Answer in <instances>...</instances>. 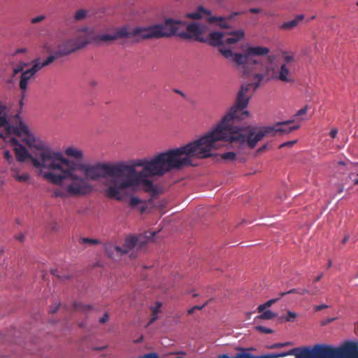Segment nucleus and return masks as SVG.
I'll return each mask as SVG.
<instances>
[{
	"label": "nucleus",
	"instance_id": "obj_1",
	"mask_svg": "<svg viewBox=\"0 0 358 358\" xmlns=\"http://www.w3.org/2000/svg\"><path fill=\"white\" fill-rule=\"evenodd\" d=\"M213 148L207 134L180 148L161 152L150 159L146 158L125 162L123 176L117 182L118 201L122 191L141 186L144 191L156 194L157 188L148 177H162L166 173L184 166H194L192 159H204L212 155Z\"/></svg>",
	"mask_w": 358,
	"mask_h": 358
},
{
	"label": "nucleus",
	"instance_id": "obj_2",
	"mask_svg": "<svg viewBox=\"0 0 358 358\" xmlns=\"http://www.w3.org/2000/svg\"><path fill=\"white\" fill-rule=\"evenodd\" d=\"M247 92V87H241L234 105L216 127L206 134L213 150L216 148L217 141H224L231 143L233 148L242 153L246 148H255L264 136H274L277 133L289 134L299 128V125L289 126L294 120L280 122L259 129L242 124V121L250 116L246 110L250 101V97L246 96Z\"/></svg>",
	"mask_w": 358,
	"mask_h": 358
},
{
	"label": "nucleus",
	"instance_id": "obj_3",
	"mask_svg": "<svg viewBox=\"0 0 358 358\" xmlns=\"http://www.w3.org/2000/svg\"><path fill=\"white\" fill-rule=\"evenodd\" d=\"M76 162L64 157L58 152L48 172L43 177L48 182L59 185L53 190L56 197L66 199L78 197L89 194L93 189V185L85 176L76 173Z\"/></svg>",
	"mask_w": 358,
	"mask_h": 358
},
{
	"label": "nucleus",
	"instance_id": "obj_4",
	"mask_svg": "<svg viewBox=\"0 0 358 358\" xmlns=\"http://www.w3.org/2000/svg\"><path fill=\"white\" fill-rule=\"evenodd\" d=\"M15 134L20 137L29 148V152L14 137L8 139L10 145L14 147L16 159L20 162L29 159L32 166L38 169L43 176L45 172L48 171L59 151L54 150L45 142L36 138L29 132L28 127H26L24 131H20L19 134Z\"/></svg>",
	"mask_w": 358,
	"mask_h": 358
},
{
	"label": "nucleus",
	"instance_id": "obj_5",
	"mask_svg": "<svg viewBox=\"0 0 358 358\" xmlns=\"http://www.w3.org/2000/svg\"><path fill=\"white\" fill-rule=\"evenodd\" d=\"M124 162L117 163L98 162L94 164L76 162V168L83 172L85 178L96 181L103 178V185L106 187L105 194L110 199L118 198L117 182H120L123 176Z\"/></svg>",
	"mask_w": 358,
	"mask_h": 358
},
{
	"label": "nucleus",
	"instance_id": "obj_6",
	"mask_svg": "<svg viewBox=\"0 0 358 358\" xmlns=\"http://www.w3.org/2000/svg\"><path fill=\"white\" fill-rule=\"evenodd\" d=\"M270 50L262 46H249L243 53H234L231 50L220 49V53L227 59H231L237 66H241L244 74H252L254 82L255 73H263L265 66L260 59H255L257 56H265Z\"/></svg>",
	"mask_w": 358,
	"mask_h": 358
},
{
	"label": "nucleus",
	"instance_id": "obj_7",
	"mask_svg": "<svg viewBox=\"0 0 358 358\" xmlns=\"http://www.w3.org/2000/svg\"><path fill=\"white\" fill-rule=\"evenodd\" d=\"M169 34L164 32L162 27L158 24L149 27H137L129 29L124 26L117 29L114 34H96V43L115 41L122 38H131L139 36L141 39L160 38Z\"/></svg>",
	"mask_w": 358,
	"mask_h": 358
},
{
	"label": "nucleus",
	"instance_id": "obj_8",
	"mask_svg": "<svg viewBox=\"0 0 358 358\" xmlns=\"http://www.w3.org/2000/svg\"><path fill=\"white\" fill-rule=\"evenodd\" d=\"M158 25L162 27L164 32L169 34L162 38L177 35L183 39H194L199 42L205 41L202 34L208 29V27L203 24L192 22L186 24L181 20L173 19H168L163 24H158Z\"/></svg>",
	"mask_w": 358,
	"mask_h": 358
},
{
	"label": "nucleus",
	"instance_id": "obj_9",
	"mask_svg": "<svg viewBox=\"0 0 358 358\" xmlns=\"http://www.w3.org/2000/svg\"><path fill=\"white\" fill-rule=\"evenodd\" d=\"M92 43H96L95 33L92 29L83 27L73 36L59 44L54 54L48 57H52L53 62L56 59L70 55Z\"/></svg>",
	"mask_w": 358,
	"mask_h": 358
},
{
	"label": "nucleus",
	"instance_id": "obj_10",
	"mask_svg": "<svg viewBox=\"0 0 358 358\" xmlns=\"http://www.w3.org/2000/svg\"><path fill=\"white\" fill-rule=\"evenodd\" d=\"M312 348L315 358H358V341H348L338 347L316 344Z\"/></svg>",
	"mask_w": 358,
	"mask_h": 358
},
{
	"label": "nucleus",
	"instance_id": "obj_11",
	"mask_svg": "<svg viewBox=\"0 0 358 358\" xmlns=\"http://www.w3.org/2000/svg\"><path fill=\"white\" fill-rule=\"evenodd\" d=\"M264 79L266 81L271 79L279 80L285 83H293L294 81L289 66H287V64H281L280 66L276 65L266 66L263 73H255L254 74V82L242 87H247L248 91L250 87H252L254 91H255L259 88L261 82Z\"/></svg>",
	"mask_w": 358,
	"mask_h": 358
},
{
	"label": "nucleus",
	"instance_id": "obj_12",
	"mask_svg": "<svg viewBox=\"0 0 358 358\" xmlns=\"http://www.w3.org/2000/svg\"><path fill=\"white\" fill-rule=\"evenodd\" d=\"M244 31L242 30H237L230 33L213 31L209 34L208 37L204 38L205 41L203 43H208L214 47L220 46L219 51L220 52L221 48L228 50L224 48V45L236 43L244 37Z\"/></svg>",
	"mask_w": 358,
	"mask_h": 358
},
{
	"label": "nucleus",
	"instance_id": "obj_13",
	"mask_svg": "<svg viewBox=\"0 0 358 358\" xmlns=\"http://www.w3.org/2000/svg\"><path fill=\"white\" fill-rule=\"evenodd\" d=\"M51 63H52V57H47L44 61L37 58L32 61V66L30 69L22 73L19 87L23 96L27 90L29 80L34 78V75L42 68L50 65Z\"/></svg>",
	"mask_w": 358,
	"mask_h": 358
},
{
	"label": "nucleus",
	"instance_id": "obj_14",
	"mask_svg": "<svg viewBox=\"0 0 358 358\" xmlns=\"http://www.w3.org/2000/svg\"><path fill=\"white\" fill-rule=\"evenodd\" d=\"M10 108L0 101V127L4 128L7 134H19L27 127L22 122H20L19 126H12L10 124Z\"/></svg>",
	"mask_w": 358,
	"mask_h": 358
},
{
	"label": "nucleus",
	"instance_id": "obj_15",
	"mask_svg": "<svg viewBox=\"0 0 358 358\" xmlns=\"http://www.w3.org/2000/svg\"><path fill=\"white\" fill-rule=\"evenodd\" d=\"M156 232L147 231L145 234H141L138 236H129L125 238L124 245L122 248V251L124 254H127L129 250H132L136 245L142 247L145 245L148 241L152 240L155 236Z\"/></svg>",
	"mask_w": 358,
	"mask_h": 358
},
{
	"label": "nucleus",
	"instance_id": "obj_16",
	"mask_svg": "<svg viewBox=\"0 0 358 358\" xmlns=\"http://www.w3.org/2000/svg\"><path fill=\"white\" fill-rule=\"evenodd\" d=\"M210 11L204 8L203 6H199L197 10L192 13H188L186 17L194 20L204 18L209 23L218 22L219 26L222 27H227L225 19L221 17H213L210 15Z\"/></svg>",
	"mask_w": 358,
	"mask_h": 358
},
{
	"label": "nucleus",
	"instance_id": "obj_17",
	"mask_svg": "<svg viewBox=\"0 0 358 358\" xmlns=\"http://www.w3.org/2000/svg\"><path fill=\"white\" fill-rule=\"evenodd\" d=\"M10 165V170L11 171V176L20 182H25L30 178L27 173H20V169L16 166L13 162Z\"/></svg>",
	"mask_w": 358,
	"mask_h": 358
},
{
	"label": "nucleus",
	"instance_id": "obj_18",
	"mask_svg": "<svg viewBox=\"0 0 358 358\" xmlns=\"http://www.w3.org/2000/svg\"><path fill=\"white\" fill-rule=\"evenodd\" d=\"M64 154L69 157L74 159L75 162H82L83 160V152L80 149L71 146L68 147L64 150Z\"/></svg>",
	"mask_w": 358,
	"mask_h": 358
},
{
	"label": "nucleus",
	"instance_id": "obj_19",
	"mask_svg": "<svg viewBox=\"0 0 358 358\" xmlns=\"http://www.w3.org/2000/svg\"><path fill=\"white\" fill-rule=\"evenodd\" d=\"M294 358H315L313 348L310 347L294 348Z\"/></svg>",
	"mask_w": 358,
	"mask_h": 358
},
{
	"label": "nucleus",
	"instance_id": "obj_20",
	"mask_svg": "<svg viewBox=\"0 0 358 358\" xmlns=\"http://www.w3.org/2000/svg\"><path fill=\"white\" fill-rule=\"evenodd\" d=\"M105 251L108 257L113 259H117L122 255H124L122 251L121 247L111 244L106 245Z\"/></svg>",
	"mask_w": 358,
	"mask_h": 358
},
{
	"label": "nucleus",
	"instance_id": "obj_21",
	"mask_svg": "<svg viewBox=\"0 0 358 358\" xmlns=\"http://www.w3.org/2000/svg\"><path fill=\"white\" fill-rule=\"evenodd\" d=\"M303 15H299L294 19L282 23L280 28L284 30H290L296 27L299 23L303 19Z\"/></svg>",
	"mask_w": 358,
	"mask_h": 358
},
{
	"label": "nucleus",
	"instance_id": "obj_22",
	"mask_svg": "<svg viewBox=\"0 0 358 358\" xmlns=\"http://www.w3.org/2000/svg\"><path fill=\"white\" fill-rule=\"evenodd\" d=\"M73 309L77 312L88 313L93 309V307L90 304H84L80 302H75L73 303Z\"/></svg>",
	"mask_w": 358,
	"mask_h": 358
},
{
	"label": "nucleus",
	"instance_id": "obj_23",
	"mask_svg": "<svg viewBox=\"0 0 358 358\" xmlns=\"http://www.w3.org/2000/svg\"><path fill=\"white\" fill-rule=\"evenodd\" d=\"M162 306V303L160 302H157L155 306H152L151 311L152 315L150 320L148 324H151L157 319V314L160 312V308Z\"/></svg>",
	"mask_w": 358,
	"mask_h": 358
},
{
	"label": "nucleus",
	"instance_id": "obj_24",
	"mask_svg": "<svg viewBox=\"0 0 358 358\" xmlns=\"http://www.w3.org/2000/svg\"><path fill=\"white\" fill-rule=\"evenodd\" d=\"M261 314L257 315L255 317V320L260 319V320H271L275 317H277L278 314L276 313H273L271 310H264L263 312L260 313Z\"/></svg>",
	"mask_w": 358,
	"mask_h": 358
},
{
	"label": "nucleus",
	"instance_id": "obj_25",
	"mask_svg": "<svg viewBox=\"0 0 358 358\" xmlns=\"http://www.w3.org/2000/svg\"><path fill=\"white\" fill-rule=\"evenodd\" d=\"M79 244L83 245H94L101 243V241L97 238H80L78 241Z\"/></svg>",
	"mask_w": 358,
	"mask_h": 358
},
{
	"label": "nucleus",
	"instance_id": "obj_26",
	"mask_svg": "<svg viewBox=\"0 0 358 358\" xmlns=\"http://www.w3.org/2000/svg\"><path fill=\"white\" fill-rule=\"evenodd\" d=\"M297 317V314L294 312H292L291 310H288L287 312V315L285 316H282L280 317V320L281 322L285 321V322H293L295 319Z\"/></svg>",
	"mask_w": 358,
	"mask_h": 358
},
{
	"label": "nucleus",
	"instance_id": "obj_27",
	"mask_svg": "<svg viewBox=\"0 0 358 358\" xmlns=\"http://www.w3.org/2000/svg\"><path fill=\"white\" fill-rule=\"evenodd\" d=\"M279 299L280 298L272 299L267 301L266 303L259 305L257 308V311L259 313L263 312L266 308L271 307L273 304H274L275 302H277Z\"/></svg>",
	"mask_w": 358,
	"mask_h": 358
},
{
	"label": "nucleus",
	"instance_id": "obj_28",
	"mask_svg": "<svg viewBox=\"0 0 358 358\" xmlns=\"http://www.w3.org/2000/svg\"><path fill=\"white\" fill-rule=\"evenodd\" d=\"M282 58H283V63L282 64H287V66L290 65V64L294 61V57L293 53L289 52H282Z\"/></svg>",
	"mask_w": 358,
	"mask_h": 358
},
{
	"label": "nucleus",
	"instance_id": "obj_29",
	"mask_svg": "<svg viewBox=\"0 0 358 358\" xmlns=\"http://www.w3.org/2000/svg\"><path fill=\"white\" fill-rule=\"evenodd\" d=\"M87 12L85 10H79L77 12H76L74 15V20L76 21H80L83 20L86 16Z\"/></svg>",
	"mask_w": 358,
	"mask_h": 358
},
{
	"label": "nucleus",
	"instance_id": "obj_30",
	"mask_svg": "<svg viewBox=\"0 0 358 358\" xmlns=\"http://www.w3.org/2000/svg\"><path fill=\"white\" fill-rule=\"evenodd\" d=\"M27 65V64L25 63H21V64H19L17 66H15L13 70V76H15V75H17V73H19L20 72H23L22 71L24 69V67L26 66Z\"/></svg>",
	"mask_w": 358,
	"mask_h": 358
},
{
	"label": "nucleus",
	"instance_id": "obj_31",
	"mask_svg": "<svg viewBox=\"0 0 358 358\" xmlns=\"http://www.w3.org/2000/svg\"><path fill=\"white\" fill-rule=\"evenodd\" d=\"M292 343L290 342H285V343H275L272 344L271 345L268 346V349H277V348H282L285 346L290 345Z\"/></svg>",
	"mask_w": 358,
	"mask_h": 358
},
{
	"label": "nucleus",
	"instance_id": "obj_32",
	"mask_svg": "<svg viewBox=\"0 0 358 358\" xmlns=\"http://www.w3.org/2000/svg\"><path fill=\"white\" fill-rule=\"evenodd\" d=\"M255 328L257 331H259V332L263 333V334H271L273 332V331L271 329L264 327V326H257Z\"/></svg>",
	"mask_w": 358,
	"mask_h": 358
},
{
	"label": "nucleus",
	"instance_id": "obj_33",
	"mask_svg": "<svg viewBox=\"0 0 358 358\" xmlns=\"http://www.w3.org/2000/svg\"><path fill=\"white\" fill-rule=\"evenodd\" d=\"M236 154L234 152H227L222 155V158L224 159L232 160L236 157Z\"/></svg>",
	"mask_w": 358,
	"mask_h": 358
},
{
	"label": "nucleus",
	"instance_id": "obj_34",
	"mask_svg": "<svg viewBox=\"0 0 358 358\" xmlns=\"http://www.w3.org/2000/svg\"><path fill=\"white\" fill-rule=\"evenodd\" d=\"M3 157L7 160L9 164H11L14 162L12 155L8 150H5L3 152Z\"/></svg>",
	"mask_w": 358,
	"mask_h": 358
},
{
	"label": "nucleus",
	"instance_id": "obj_35",
	"mask_svg": "<svg viewBox=\"0 0 358 358\" xmlns=\"http://www.w3.org/2000/svg\"><path fill=\"white\" fill-rule=\"evenodd\" d=\"M45 16L44 15H38L37 17H33L31 20V22L32 24H36V23L42 22L43 20H45Z\"/></svg>",
	"mask_w": 358,
	"mask_h": 358
},
{
	"label": "nucleus",
	"instance_id": "obj_36",
	"mask_svg": "<svg viewBox=\"0 0 358 358\" xmlns=\"http://www.w3.org/2000/svg\"><path fill=\"white\" fill-rule=\"evenodd\" d=\"M296 140H294V141H287L285 143H282L280 146H279V148H284V147H292L296 143Z\"/></svg>",
	"mask_w": 358,
	"mask_h": 358
},
{
	"label": "nucleus",
	"instance_id": "obj_37",
	"mask_svg": "<svg viewBox=\"0 0 358 358\" xmlns=\"http://www.w3.org/2000/svg\"><path fill=\"white\" fill-rule=\"evenodd\" d=\"M207 304V303H204L203 306H194V307L191 308L190 309L188 310V314L189 315H191L192 314L194 310H201L202 308H203Z\"/></svg>",
	"mask_w": 358,
	"mask_h": 358
},
{
	"label": "nucleus",
	"instance_id": "obj_38",
	"mask_svg": "<svg viewBox=\"0 0 358 358\" xmlns=\"http://www.w3.org/2000/svg\"><path fill=\"white\" fill-rule=\"evenodd\" d=\"M109 320V315L107 313H105L103 315L99 318V323L101 324H105Z\"/></svg>",
	"mask_w": 358,
	"mask_h": 358
},
{
	"label": "nucleus",
	"instance_id": "obj_39",
	"mask_svg": "<svg viewBox=\"0 0 358 358\" xmlns=\"http://www.w3.org/2000/svg\"><path fill=\"white\" fill-rule=\"evenodd\" d=\"M5 173L6 171H0V187H3L5 184Z\"/></svg>",
	"mask_w": 358,
	"mask_h": 358
},
{
	"label": "nucleus",
	"instance_id": "obj_40",
	"mask_svg": "<svg viewBox=\"0 0 358 358\" xmlns=\"http://www.w3.org/2000/svg\"><path fill=\"white\" fill-rule=\"evenodd\" d=\"M298 292H299V289H292L289 290L288 292H281L280 294V298H281L287 294H294V293L298 294Z\"/></svg>",
	"mask_w": 358,
	"mask_h": 358
},
{
	"label": "nucleus",
	"instance_id": "obj_41",
	"mask_svg": "<svg viewBox=\"0 0 358 358\" xmlns=\"http://www.w3.org/2000/svg\"><path fill=\"white\" fill-rule=\"evenodd\" d=\"M60 304H55L50 307L49 312L52 314L55 313L59 307Z\"/></svg>",
	"mask_w": 358,
	"mask_h": 358
},
{
	"label": "nucleus",
	"instance_id": "obj_42",
	"mask_svg": "<svg viewBox=\"0 0 358 358\" xmlns=\"http://www.w3.org/2000/svg\"><path fill=\"white\" fill-rule=\"evenodd\" d=\"M328 306L326 304H321L315 306V311H320L324 308H327Z\"/></svg>",
	"mask_w": 358,
	"mask_h": 358
},
{
	"label": "nucleus",
	"instance_id": "obj_43",
	"mask_svg": "<svg viewBox=\"0 0 358 358\" xmlns=\"http://www.w3.org/2000/svg\"><path fill=\"white\" fill-rule=\"evenodd\" d=\"M140 202V200L136 197H133L130 200V205L132 206H136Z\"/></svg>",
	"mask_w": 358,
	"mask_h": 358
},
{
	"label": "nucleus",
	"instance_id": "obj_44",
	"mask_svg": "<svg viewBox=\"0 0 358 358\" xmlns=\"http://www.w3.org/2000/svg\"><path fill=\"white\" fill-rule=\"evenodd\" d=\"M307 112V108L305 107V108H303L300 110H299L296 114V116H299V115H303L305 113H306Z\"/></svg>",
	"mask_w": 358,
	"mask_h": 358
},
{
	"label": "nucleus",
	"instance_id": "obj_45",
	"mask_svg": "<svg viewBox=\"0 0 358 358\" xmlns=\"http://www.w3.org/2000/svg\"><path fill=\"white\" fill-rule=\"evenodd\" d=\"M338 134V130L336 129H332L329 133V136L332 138H336V135Z\"/></svg>",
	"mask_w": 358,
	"mask_h": 358
},
{
	"label": "nucleus",
	"instance_id": "obj_46",
	"mask_svg": "<svg viewBox=\"0 0 358 358\" xmlns=\"http://www.w3.org/2000/svg\"><path fill=\"white\" fill-rule=\"evenodd\" d=\"M320 292V289L317 287H314L313 289L310 290V295H317Z\"/></svg>",
	"mask_w": 358,
	"mask_h": 358
},
{
	"label": "nucleus",
	"instance_id": "obj_47",
	"mask_svg": "<svg viewBox=\"0 0 358 358\" xmlns=\"http://www.w3.org/2000/svg\"><path fill=\"white\" fill-rule=\"evenodd\" d=\"M298 294H301V295H303L305 294H310V290L307 289H299Z\"/></svg>",
	"mask_w": 358,
	"mask_h": 358
},
{
	"label": "nucleus",
	"instance_id": "obj_48",
	"mask_svg": "<svg viewBox=\"0 0 358 358\" xmlns=\"http://www.w3.org/2000/svg\"><path fill=\"white\" fill-rule=\"evenodd\" d=\"M16 238L20 241V242H22L24 239V235L22 234H20L16 236Z\"/></svg>",
	"mask_w": 358,
	"mask_h": 358
},
{
	"label": "nucleus",
	"instance_id": "obj_49",
	"mask_svg": "<svg viewBox=\"0 0 358 358\" xmlns=\"http://www.w3.org/2000/svg\"><path fill=\"white\" fill-rule=\"evenodd\" d=\"M51 273L53 275L57 276L59 278H62V276L59 275L57 270H52Z\"/></svg>",
	"mask_w": 358,
	"mask_h": 358
},
{
	"label": "nucleus",
	"instance_id": "obj_50",
	"mask_svg": "<svg viewBox=\"0 0 358 358\" xmlns=\"http://www.w3.org/2000/svg\"><path fill=\"white\" fill-rule=\"evenodd\" d=\"M249 11L252 13H258L259 12V9L257 8H250Z\"/></svg>",
	"mask_w": 358,
	"mask_h": 358
},
{
	"label": "nucleus",
	"instance_id": "obj_51",
	"mask_svg": "<svg viewBox=\"0 0 358 358\" xmlns=\"http://www.w3.org/2000/svg\"><path fill=\"white\" fill-rule=\"evenodd\" d=\"M322 277H323V273H321L320 275H318L317 277H316L315 278L314 282H319L322 279Z\"/></svg>",
	"mask_w": 358,
	"mask_h": 358
},
{
	"label": "nucleus",
	"instance_id": "obj_52",
	"mask_svg": "<svg viewBox=\"0 0 358 358\" xmlns=\"http://www.w3.org/2000/svg\"><path fill=\"white\" fill-rule=\"evenodd\" d=\"M349 238V236H345L343 239L342 240V243L343 244H345L347 243L348 240Z\"/></svg>",
	"mask_w": 358,
	"mask_h": 358
},
{
	"label": "nucleus",
	"instance_id": "obj_53",
	"mask_svg": "<svg viewBox=\"0 0 358 358\" xmlns=\"http://www.w3.org/2000/svg\"><path fill=\"white\" fill-rule=\"evenodd\" d=\"M338 165L345 166L346 164H345V162H344L343 161H340V162H338Z\"/></svg>",
	"mask_w": 358,
	"mask_h": 358
},
{
	"label": "nucleus",
	"instance_id": "obj_54",
	"mask_svg": "<svg viewBox=\"0 0 358 358\" xmlns=\"http://www.w3.org/2000/svg\"><path fill=\"white\" fill-rule=\"evenodd\" d=\"M331 266V260H329L328 261V264H327V268H330Z\"/></svg>",
	"mask_w": 358,
	"mask_h": 358
},
{
	"label": "nucleus",
	"instance_id": "obj_55",
	"mask_svg": "<svg viewBox=\"0 0 358 358\" xmlns=\"http://www.w3.org/2000/svg\"><path fill=\"white\" fill-rule=\"evenodd\" d=\"M266 145H264V146H262V148H260L259 149V151H262V150H264L266 148Z\"/></svg>",
	"mask_w": 358,
	"mask_h": 358
},
{
	"label": "nucleus",
	"instance_id": "obj_56",
	"mask_svg": "<svg viewBox=\"0 0 358 358\" xmlns=\"http://www.w3.org/2000/svg\"><path fill=\"white\" fill-rule=\"evenodd\" d=\"M0 136L4 140H7V138L3 134H0Z\"/></svg>",
	"mask_w": 358,
	"mask_h": 358
},
{
	"label": "nucleus",
	"instance_id": "obj_57",
	"mask_svg": "<svg viewBox=\"0 0 358 358\" xmlns=\"http://www.w3.org/2000/svg\"><path fill=\"white\" fill-rule=\"evenodd\" d=\"M355 184L358 185V178L355 180Z\"/></svg>",
	"mask_w": 358,
	"mask_h": 358
},
{
	"label": "nucleus",
	"instance_id": "obj_58",
	"mask_svg": "<svg viewBox=\"0 0 358 358\" xmlns=\"http://www.w3.org/2000/svg\"><path fill=\"white\" fill-rule=\"evenodd\" d=\"M17 52H24V50H17Z\"/></svg>",
	"mask_w": 358,
	"mask_h": 358
},
{
	"label": "nucleus",
	"instance_id": "obj_59",
	"mask_svg": "<svg viewBox=\"0 0 358 358\" xmlns=\"http://www.w3.org/2000/svg\"><path fill=\"white\" fill-rule=\"evenodd\" d=\"M177 92L180 94H182V95H183V94L182 92H180V91H177Z\"/></svg>",
	"mask_w": 358,
	"mask_h": 358
},
{
	"label": "nucleus",
	"instance_id": "obj_60",
	"mask_svg": "<svg viewBox=\"0 0 358 358\" xmlns=\"http://www.w3.org/2000/svg\"><path fill=\"white\" fill-rule=\"evenodd\" d=\"M334 320V318H332V319H329V322H331V321H333Z\"/></svg>",
	"mask_w": 358,
	"mask_h": 358
},
{
	"label": "nucleus",
	"instance_id": "obj_61",
	"mask_svg": "<svg viewBox=\"0 0 358 358\" xmlns=\"http://www.w3.org/2000/svg\"><path fill=\"white\" fill-rule=\"evenodd\" d=\"M334 320V318H332V319H329V322H331V321H333Z\"/></svg>",
	"mask_w": 358,
	"mask_h": 358
},
{
	"label": "nucleus",
	"instance_id": "obj_62",
	"mask_svg": "<svg viewBox=\"0 0 358 358\" xmlns=\"http://www.w3.org/2000/svg\"><path fill=\"white\" fill-rule=\"evenodd\" d=\"M357 6H358V1L356 3Z\"/></svg>",
	"mask_w": 358,
	"mask_h": 358
},
{
	"label": "nucleus",
	"instance_id": "obj_63",
	"mask_svg": "<svg viewBox=\"0 0 358 358\" xmlns=\"http://www.w3.org/2000/svg\"><path fill=\"white\" fill-rule=\"evenodd\" d=\"M357 166H358V162L357 163Z\"/></svg>",
	"mask_w": 358,
	"mask_h": 358
},
{
	"label": "nucleus",
	"instance_id": "obj_64",
	"mask_svg": "<svg viewBox=\"0 0 358 358\" xmlns=\"http://www.w3.org/2000/svg\"><path fill=\"white\" fill-rule=\"evenodd\" d=\"M357 176H358V173H357Z\"/></svg>",
	"mask_w": 358,
	"mask_h": 358
}]
</instances>
